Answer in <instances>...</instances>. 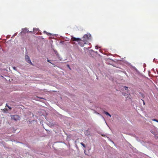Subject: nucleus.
Returning <instances> with one entry per match:
<instances>
[{"label":"nucleus","instance_id":"6e6552de","mask_svg":"<svg viewBox=\"0 0 158 158\" xmlns=\"http://www.w3.org/2000/svg\"><path fill=\"white\" fill-rule=\"evenodd\" d=\"M27 29L25 28L23 29V32H24L25 33L27 31Z\"/></svg>","mask_w":158,"mask_h":158},{"label":"nucleus","instance_id":"dca6fc26","mask_svg":"<svg viewBox=\"0 0 158 158\" xmlns=\"http://www.w3.org/2000/svg\"><path fill=\"white\" fill-rule=\"evenodd\" d=\"M67 66L70 69H71L70 68V67H69V65L68 64L67 65Z\"/></svg>","mask_w":158,"mask_h":158},{"label":"nucleus","instance_id":"a211bd4d","mask_svg":"<svg viewBox=\"0 0 158 158\" xmlns=\"http://www.w3.org/2000/svg\"><path fill=\"white\" fill-rule=\"evenodd\" d=\"M44 33H46V32H47L45 31H44Z\"/></svg>","mask_w":158,"mask_h":158},{"label":"nucleus","instance_id":"39448f33","mask_svg":"<svg viewBox=\"0 0 158 158\" xmlns=\"http://www.w3.org/2000/svg\"><path fill=\"white\" fill-rule=\"evenodd\" d=\"M80 38H76L74 37H72L71 38V40L72 41H76L78 42L80 40Z\"/></svg>","mask_w":158,"mask_h":158},{"label":"nucleus","instance_id":"f8f14e48","mask_svg":"<svg viewBox=\"0 0 158 158\" xmlns=\"http://www.w3.org/2000/svg\"><path fill=\"white\" fill-rule=\"evenodd\" d=\"M152 120L153 121H155L157 123H158V120H157L156 119H152Z\"/></svg>","mask_w":158,"mask_h":158},{"label":"nucleus","instance_id":"1a4fd4ad","mask_svg":"<svg viewBox=\"0 0 158 158\" xmlns=\"http://www.w3.org/2000/svg\"><path fill=\"white\" fill-rule=\"evenodd\" d=\"M123 95L124 96H125L126 98H127V97H128V94H126L124 93V94H123Z\"/></svg>","mask_w":158,"mask_h":158},{"label":"nucleus","instance_id":"9d476101","mask_svg":"<svg viewBox=\"0 0 158 158\" xmlns=\"http://www.w3.org/2000/svg\"><path fill=\"white\" fill-rule=\"evenodd\" d=\"M81 144L85 148V146L84 144L83 143L81 142Z\"/></svg>","mask_w":158,"mask_h":158},{"label":"nucleus","instance_id":"f3484780","mask_svg":"<svg viewBox=\"0 0 158 158\" xmlns=\"http://www.w3.org/2000/svg\"><path fill=\"white\" fill-rule=\"evenodd\" d=\"M13 68V69H14V70H16V67H14Z\"/></svg>","mask_w":158,"mask_h":158},{"label":"nucleus","instance_id":"ddd939ff","mask_svg":"<svg viewBox=\"0 0 158 158\" xmlns=\"http://www.w3.org/2000/svg\"><path fill=\"white\" fill-rule=\"evenodd\" d=\"M47 61H48V62L52 64H53L51 62L50 60H47Z\"/></svg>","mask_w":158,"mask_h":158},{"label":"nucleus","instance_id":"f03ea898","mask_svg":"<svg viewBox=\"0 0 158 158\" xmlns=\"http://www.w3.org/2000/svg\"><path fill=\"white\" fill-rule=\"evenodd\" d=\"M10 117L12 120L17 121L20 120V117L17 115H11Z\"/></svg>","mask_w":158,"mask_h":158},{"label":"nucleus","instance_id":"2eb2a0df","mask_svg":"<svg viewBox=\"0 0 158 158\" xmlns=\"http://www.w3.org/2000/svg\"><path fill=\"white\" fill-rule=\"evenodd\" d=\"M124 88H125V89H126V90H127V89H128V87H125Z\"/></svg>","mask_w":158,"mask_h":158},{"label":"nucleus","instance_id":"6ab92c4d","mask_svg":"<svg viewBox=\"0 0 158 158\" xmlns=\"http://www.w3.org/2000/svg\"><path fill=\"white\" fill-rule=\"evenodd\" d=\"M88 132V131H87L86 132Z\"/></svg>","mask_w":158,"mask_h":158},{"label":"nucleus","instance_id":"423d86ee","mask_svg":"<svg viewBox=\"0 0 158 158\" xmlns=\"http://www.w3.org/2000/svg\"><path fill=\"white\" fill-rule=\"evenodd\" d=\"M104 113L106 114V115H108L110 117H111V115H110V114L108 112H106V111H104Z\"/></svg>","mask_w":158,"mask_h":158},{"label":"nucleus","instance_id":"0eeeda50","mask_svg":"<svg viewBox=\"0 0 158 158\" xmlns=\"http://www.w3.org/2000/svg\"><path fill=\"white\" fill-rule=\"evenodd\" d=\"M39 30L38 28H33V31H34L35 33H36L37 31Z\"/></svg>","mask_w":158,"mask_h":158},{"label":"nucleus","instance_id":"9b49d317","mask_svg":"<svg viewBox=\"0 0 158 158\" xmlns=\"http://www.w3.org/2000/svg\"><path fill=\"white\" fill-rule=\"evenodd\" d=\"M6 106H7L10 110L11 109V108L9 106H8L7 104H6Z\"/></svg>","mask_w":158,"mask_h":158},{"label":"nucleus","instance_id":"20e7f679","mask_svg":"<svg viewBox=\"0 0 158 158\" xmlns=\"http://www.w3.org/2000/svg\"><path fill=\"white\" fill-rule=\"evenodd\" d=\"M25 60L27 63H29V64H30L32 65H33L32 63H31V61L30 58H29V56L28 55H25Z\"/></svg>","mask_w":158,"mask_h":158},{"label":"nucleus","instance_id":"aec40b11","mask_svg":"<svg viewBox=\"0 0 158 158\" xmlns=\"http://www.w3.org/2000/svg\"><path fill=\"white\" fill-rule=\"evenodd\" d=\"M157 73L158 74V71H157Z\"/></svg>","mask_w":158,"mask_h":158},{"label":"nucleus","instance_id":"f257e3e1","mask_svg":"<svg viewBox=\"0 0 158 158\" xmlns=\"http://www.w3.org/2000/svg\"><path fill=\"white\" fill-rule=\"evenodd\" d=\"M90 37L91 35L90 34H86L84 35L82 39L84 40V41H85L86 43H87L88 40L90 39Z\"/></svg>","mask_w":158,"mask_h":158},{"label":"nucleus","instance_id":"4468645a","mask_svg":"<svg viewBox=\"0 0 158 158\" xmlns=\"http://www.w3.org/2000/svg\"><path fill=\"white\" fill-rule=\"evenodd\" d=\"M142 101H143V104L144 105H145V102H144V101L143 100V99H142Z\"/></svg>","mask_w":158,"mask_h":158},{"label":"nucleus","instance_id":"7ed1b4c3","mask_svg":"<svg viewBox=\"0 0 158 158\" xmlns=\"http://www.w3.org/2000/svg\"><path fill=\"white\" fill-rule=\"evenodd\" d=\"M87 44V43H86L85 41H84L83 39L81 40V39H80V40H79L78 42L79 45L81 47L84 46L85 44Z\"/></svg>","mask_w":158,"mask_h":158}]
</instances>
